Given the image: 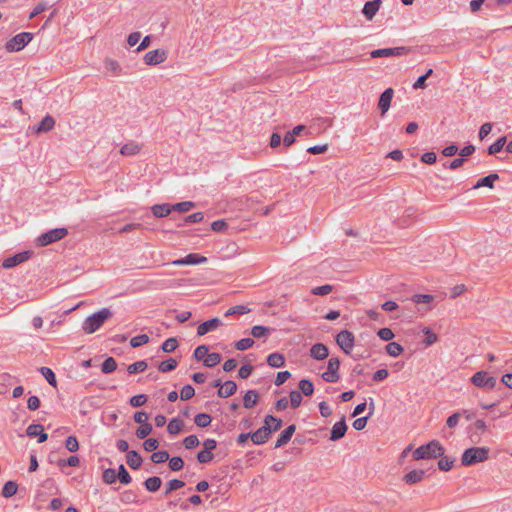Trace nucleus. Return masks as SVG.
Masks as SVG:
<instances>
[{
    "instance_id": "9",
    "label": "nucleus",
    "mask_w": 512,
    "mask_h": 512,
    "mask_svg": "<svg viewBox=\"0 0 512 512\" xmlns=\"http://www.w3.org/2000/svg\"><path fill=\"white\" fill-rule=\"evenodd\" d=\"M340 360L337 357H331L328 361L327 371L322 374L323 380L330 383L339 381Z\"/></svg>"
},
{
    "instance_id": "31",
    "label": "nucleus",
    "mask_w": 512,
    "mask_h": 512,
    "mask_svg": "<svg viewBox=\"0 0 512 512\" xmlns=\"http://www.w3.org/2000/svg\"><path fill=\"white\" fill-rule=\"evenodd\" d=\"M184 423L179 418H173L170 420L167 426V430L170 434L175 435L178 434L183 429Z\"/></svg>"
},
{
    "instance_id": "50",
    "label": "nucleus",
    "mask_w": 512,
    "mask_h": 512,
    "mask_svg": "<svg viewBox=\"0 0 512 512\" xmlns=\"http://www.w3.org/2000/svg\"><path fill=\"white\" fill-rule=\"evenodd\" d=\"M168 460H169V467L173 471H179L184 466V461L181 457H178V456H175L172 458L169 457Z\"/></svg>"
},
{
    "instance_id": "21",
    "label": "nucleus",
    "mask_w": 512,
    "mask_h": 512,
    "mask_svg": "<svg viewBox=\"0 0 512 512\" xmlns=\"http://www.w3.org/2000/svg\"><path fill=\"white\" fill-rule=\"evenodd\" d=\"M142 149V145L137 142H129L124 144L121 149L120 153L123 156H133L138 154Z\"/></svg>"
},
{
    "instance_id": "4",
    "label": "nucleus",
    "mask_w": 512,
    "mask_h": 512,
    "mask_svg": "<svg viewBox=\"0 0 512 512\" xmlns=\"http://www.w3.org/2000/svg\"><path fill=\"white\" fill-rule=\"evenodd\" d=\"M445 449L439 441L433 440L426 445L419 446L413 452V458L415 460L427 459V458H438L444 455Z\"/></svg>"
},
{
    "instance_id": "41",
    "label": "nucleus",
    "mask_w": 512,
    "mask_h": 512,
    "mask_svg": "<svg viewBox=\"0 0 512 512\" xmlns=\"http://www.w3.org/2000/svg\"><path fill=\"white\" fill-rule=\"evenodd\" d=\"M178 347V341L176 338L171 337L165 340L162 344V350L166 353H171Z\"/></svg>"
},
{
    "instance_id": "59",
    "label": "nucleus",
    "mask_w": 512,
    "mask_h": 512,
    "mask_svg": "<svg viewBox=\"0 0 512 512\" xmlns=\"http://www.w3.org/2000/svg\"><path fill=\"white\" fill-rule=\"evenodd\" d=\"M302 402V394L297 390H293L290 393V404L293 408H297L300 406Z\"/></svg>"
},
{
    "instance_id": "44",
    "label": "nucleus",
    "mask_w": 512,
    "mask_h": 512,
    "mask_svg": "<svg viewBox=\"0 0 512 512\" xmlns=\"http://www.w3.org/2000/svg\"><path fill=\"white\" fill-rule=\"evenodd\" d=\"M40 371L47 382L53 387H56L57 381L54 372L48 367H42Z\"/></svg>"
},
{
    "instance_id": "29",
    "label": "nucleus",
    "mask_w": 512,
    "mask_h": 512,
    "mask_svg": "<svg viewBox=\"0 0 512 512\" xmlns=\"http://www.w3.org/2000/svg\"><path fill=\"white\" fill-rule=\"evenodd\" d=\"M258 401V394L254 390H249L246 392L243 398V405L245 408L250 409L256 405Z\"/></svg>"
},
{
    "instance_id": "47",
    "label": "nucleus",
    "mask_w": 512,
    "mask_h": 512,
    "mask_svg": "<svg viewBox=\"0 0 512 512\" xmlns=\"http://www.w3.org/2000/svg\"><path fill=\"white\" fill-rule=\"evenodd\" d=\"M169 453L167 451H157L151 455V461L155 464L166 462L169 459Z\"/></svg>"
},
{
    "instance_id": "46",
    "label": "nucleus",
    "mask_w": 512,
    "mask_h": 512,
    "mask_svg": "<svg viewBox=\"0 0 512 512\" xmlns=\"http://www.w3.org/2000/svg\"><path fill=\"white\" fill-rule=\"evenodd\" d=\"M251 311V309L245 305H236V306H233L231 308H229L225 315L226 316H230V315H234V314H247Z\"/></svg>"
},
{
    "instance_id": "26",
    "label": "nucleus",
    "mask_w": 512,
    "mask_h": 512,
    "mask_svg": "<svg viewBox=\"0 0 512 512\" xmlns=\"http://www.w3.org/2000/svg\"><path fill=\"white\" fill-rule=\"evenodd\" d=\"M425 472L423 470H412L404 476V481L407 484H416L422 481Z\"/></svg>"
},
{
    "instance_id": "53",
    "label": "nucleus",
    "mask_w": 512,
    "mask_h": 512,
    "mask_svg": "<svg viewBox=\"0 0 512 512\" xmlns=\"http://www.w3.org/2000/svg\"><path fill=\"white\" fill-rule=\"evenodd\" d=\"M117 477L123 484H129L132 480L124 465L119 466Z\"/></svg>"
},
{
    "instance_id": "8",
    "label": "nucleus",
    "mask_w": 512,
    "mask_h": 512,
    "mask_svg": "<svg viewBox=\"0 0 512 512\" xmlns=\"http://www.w3.org/2000/svg\"><path fill=\"white\" fill-rule=\"evenodd\" d=\"M336 342L346 354H350L354 348L355 337L352 332L342 330L337 334Z\"/></svg>"
},
{
    "instance_id": "39",
    "label": "nucleus",
    "mask_w": 512,
    "mask_h": 512,
    "mask_svg": "<svg viewBox=\"0 0 512 512\" xmlns=\"http://www.w3.org/2000/svg\"><path fill=\"white\" fill-rule=\"evenodd\" d=\"M221 361V356L219 353H207L206 358L204 359V365L207 367H214L219 364Z\"/></svg>"
},
{
    "instance_id": "42",
    "label": "nucleus",
    "mask_w": 512,
    "mask_h": 512,
    "mask_svg": "<svg viewBox=\"0 0 512 512\" xmlns=\"http://www.w3.org/2000/svg\"><path fill=\"white\" fill-rule=\"evenodd\" d=\"M153 430V427L150 423L140 425L136 430V436L139 439L146 438Z\"/></svg>"
},
{
    "instance_id": "38",
    "label": "nucleus",
    "mask_w": 512,
    "mask_h": 512,
    "mask_svg": "<svg viewBox=\"0 0 512 512\" xmlns=\"http://www.w3.org/2000/svg\"><path fill=\"white\" fill-rule=\"evenodd\" d=\"M194 421L198 427L204 428V427H207L208 425H210L212 419H211L210 415H208L206 413H199L195 416Z\"/></svg>"
},
{
    "instance_id": "32",
    "label": "nucleus",
    "mask_w": 512,
    "mask_h": 512,
    "mask_svg": "<svg viewBox=\"0 0 512 512\" xmlns=\"http://www.w3.org/2000/svg\"><path fill=\"white\" fill-rule=\"evenodd\" d=\"M18 485L14 481H8L4 484L2 489V495L5 498H10L17 493Z\"/></svg>"
},
{
    "instance_id": "24",
    "label": "nucleus",
    "mask_w": 512,
    "mask_h": 512,
    "mask_svg": "<svg viewBox=\"0 0 512 512\" xmlns=\"http://www.w3.org/2000/svg\"><path fill=\"white\" fill-rule=\"evenodd\" d=\"M127 463L132 469L136 470L141 467L142 458L138 452H136L134 450L128 451L127 452Z\"/></svg>"
},
{
    "instance_id": "12",
    "label": "nucleus",
    "mask_w": 512,
    "mask_h": 512,
    "mask_svg": "<svg viewBox=\"0 0 512 512\" xmlns=\"http://www.w3.org/2000/svg\"><path fill=\"white\" fill-rule=\"evenodd\" d=\"M31 255H32V252H30V251L20 252L18 254H15L12 257L6 258L3 261L2 266L5 269L13 268V267L27 261L31 257Z\"/></svg>"
},
{
    "instance_id": "10",
    "label": "nucleus",
    "mask_w": 512,
    "mask_h": 512,
    "mask_svg": "<svg viewBox=\"0 0 512 512\" xmlns=\"http://www.w3.org/2000/svg\"><path fill=\"white\" fill-rule=\"evenodd\" d=\"M168 58V53L164 49H155L148 51L144 55V63L149 66H155L165 62Z\"/></svg>"
},
{
    "instance_id": "43",
    "label": "nucleus",
    "mask_w": 512,
    "mask_h": 512,
    "mask_svg": "<svg viewBox=\"0 0 512 512\" xmlns=\"http://www.w3.org/2000/svg\"><path fill=\"white\" fill-rule=\"evenodd\" d=\"M270 329L262 325H256L252 327L251 334L255 338H261L269 335Z\"/></svg>"
},
{
    "instance_id": "33",
    "label": "nucleus",
    "mask_w": 512,
    "mask_h": 512,
    "mask_svg": "<svg viewBox=\"0 0 512 512\" xmlns=\"http://www.w3.org/2000/svg\"><path fill=\"white\" fill-rule=\"evenodd\" d=\"M403 351L404 348L397 342H390L386 345V352L392 357L399 356Z\"/></svg>"
},
{
    "instance_id": "11",
    "label": "nucleus",
    "mask_w": 512,
    "mask_h": 512,
    "mask_svg": "<svg viewBox=\"0 0 512 512\" xmlns=\"http://www.w3.org/2000/svg\"><path fill=\"white\" fill-rule=\"evenodd\" d=\"M407 52L405 47H394V48H382L373 50L370 55L372 58L379 57H393V56H401Z\"/></svg>"
},
{
    "instance_id": "52",
    "label": "nucleus",
    "mask_w": 512,
    "mask_h": 512,
    "mask_svg": "<svg viewBox=\"0 0 512 512\" xmlns=\"http://www.w3.org/2000/svg\"><path fill=\"white\" fill-rule=\"evenodd\" d=\"M454 465V459L449 457H442L438 462V467L442 471H449Z\"/></svg>"
},
{
    "instance_id": "51",
    "label": "nucleus",
    "mask_w": 512,
    "mask_h": 512,
    "mask_svg": "<svg viewBox=\"0 0 512 512\" xmlns=\"http://www.w3.org/2000/svg\"><path fill=\"white\" fill-rule=\"evenodd\" d=\"M332 291H333V286L329 285V284H326V285H322V286H318V287L313 288L311 290V293L314 294V295L324 296V295H328Z\"/></svg>"
},
{
    "instance_id": "35",
    "label": "nucleus",
    "mask_w": 512,
    "mask_h": 512,
    "mask_svg": "<svg viewBox=\"0 0 512 512\" xmlns=\"http://www.w3.org/2000/svg\"><path fill=\"white\" fill-rule=\"evenodd\" d=\"M117 369V363L113 357H108L101 366V370L105 374L114 372Z\"/></svg>"
},
{
    "instance_id": "60",
    "label": "nucleus",
    "mask_w": 512,
    "mask_h": 512,
    "mask_svg": "<svg viewBox=\"0 0 512 512\" xmlns=\"http://www.w3.org/2000/svg\"><path fill=\"white\" fill-rule=\"evenodd\" d=\"M377 335L383 341H390L394 338V333L390 328H381L378 330Z\"/></svg>"
},
{
    "instance_id": "61",
    "label": "nucleus",
    "mask_w": 512,
    "mask_h": 512,
    "mask_svg": "<svg viewBox=\"0 0 512 512\" xmlns=\"http://www.w3.org/2000/svg\"><path fill=\"white\" fill-rule=\"evenodd\" d=\"M159 445V441L155 438H148L143 442V447L148 452L156 450Z\"/></svg>"
},
{
    "instance_id": "36",
    "label": "nucleus",
    "mask_w": 512,
    "mask_h": 512,
    "mask_svg": "<svg viewBox=\"0 0 512 512\" xmlns=\"http://www.w3.org/2000/svg\"><path fill=\"white\" fill-rule=\"evenodd\" d=\"M178 363L175 359L173 358H169L165 361H162L159 366H158V369L163 372V373H166V372H169V371H172L174 370L176 367H177Z\"/></svg>"
},
{
    "instance_id": "34",
    "label": "nucleus",
    "mask_w": 512,
    "mask_h": 512,
    "mask_svg": "<svg viewBox=\"0 0 512 512\" xmlns=\"http://www.w3.org/2000/svg\"><path fill=\"white\" fill-rule=\"evenodd\" d=\"M147 367H148L147 362L141 360V361H137L135 363L130 364L127 367V371L130 374H135V373H139V372L145 371L147 369Z\"/></svg>"
},
{
    "instance_id": "16",
    "label": "nucleus",
    "mask_w": 512,
    "mask_h": 512,
    "mask_svg": "<svg viewBox=\"0 0 512 512\" xmlns=\"http://www.w3.org/2000/svg\"><path fill=\"white\" fill-rule=\"evenodd\" d=\"M347 428L348 427L346 425L345 418H342L339 422H336L332 427L330 440L337 441L343 438L346 434Z\"/></svg>"
},
{
    "instance_id": "22",
    "label": "nucleus",
    "mask_w": 512,
    "mask_h": 512,
    "mask_svg": "<svg viewBox=\"0 0 512 512\" xmlns=\"http://www.w3.org/2000/svg\"><path fill=\"white\" fill-rule=\"evenodd\" d=\"M499 179V175L497 173L489 174L477 181V183L473 186L474 189H479L481 187H488L492 189L494 187V182Z\"/></svg>"
},
{
    "instance_id": "3",
    "label": "nucleus",
    "mask_w": 512,
    "mask_h": 512,
    "mask_svg": "<svg viewBox=\"0 0 512 512\" xmlns=\"http://www.w3.org/2000/svg\"><path fill=\"white\" fill-rule=\"evenodd\" d=\"M490 449L488 447H471L464 450L461 456L463 466H472L488 460Z\"/></svg>"
},
{
    "instance_id": "49",
    "label": "nucleus",
    "mask_w": 512,
    "mask_h": 512,
    "mask_svg": "<svg viewBox=\"0 0 512 512\" xmlns=\"http://www.w3.org/2000/svg\"><path fill=\"white\" fill-rule=\"evenodd\" d=\"M184 485H185V483L182 480H178V479L170 480L167 484L165 494L169 495L172 491L178 490V489L182 488Z\"/></svg>"
},
{
    "instance_id": "56",
    "label": "nucleus",
    "mask_w": 512,
    "mask_h": 512,
    "mask_svg": "<svg viewBox=\"0 0 512 512\" xmlns=\"http://www.w3.org/2000/svg\"><path fill=\"white\" fill-rule=\"evenodd\" d=\"M434 299V296L433 295H430V294H415L412 296L411 300L414 302V303H430L432 302Z\"/></svg>"
},
{
    "instance_id": "15",
    "label": "nucleus",
    "mask_w": 512,
    "mask_h": 512,
    "mask_svg": "<svg viewBox=\"0 0 512 512\" xmlns=\"http://www.w3.org/2000/svg\"><path fill=\"white\" fill-rule=\"evenodd\" d=\"M221 325H222V321L219 318H213L208 321H205L198 326L197 335L203 336L210 331L216 330Z\"/></svg>"
},
{
    "instance_id": "2",
    "label": "nucleus",
    "mask_w": 512,
    "mask_h": 512,
    "mask_svg": "<svg viewBox=\"0 0 512 512\" xmlns=\"http://www.w3.org/2000/svg\"><path fill=\"white\" fill-rule=\"evenodd\" d=\"M112 315L113 313L109 308H102L101 310L88 316L84 320L82 328L86 333L92 334L97 331L106 320L110 319Z\"/></svg>"
},
{
    "instance_id": "48",
    "label": "nucleus",
    "mask_w": 512,
    "mask_h": 512,
    "mask_svg": "<svg viewBox=\"0 0 512 512\" xmlns=\"http://www.w3.org/2000/svg\"><path fill=\"white\" fill-rule=\"evenodd\" d=\"M148 342H149V336L147 334H141V335H137V336L133 337L130 340V345L133 348H137V347H140Z\"/></svg>"
},
{
    "instance_id": "57",
    "label": "nucleus",
    "mask_w": 512,
    "mask_h": 512,
    "mask_svg": "<svg viewBox=\"0 0 512 512\" xmlns=\"http://www.w3.org/2000/svg\"><path fill=\"white\" fill-rule=\"evenodd\" d=\"M214 458V454L213 452L209 451V450H201L198 454H197V460L200 462V463H208L210 462L212 459Z\"/></svg>"
},
{
    "instance_id": "6",
    "label": "nucleus",
    "mask_w": 512,
    "mask_h": 512,
    "mask_svg": "<svg viewBox=\"0 0 512 512\" xmlns=\"http://www.w3.org/2000/svg\"><path fill=\"white\" fill-rule=\"evenodd\" d=\"M32 39L33 34L22 32L10 39L6 43L5 48L8 52H17L22 50Z\"/></svg>"
},
{
    "instance_id": "37",
    "label": "nucleus",
    "mask_w": 512,
    "mask_h": 512,
    "mask_svg": "<svg viewBox=\"0 0 512 512\" xmlns=\"http://www.w3.org/2000/svg\"><path fill=\"white\" fill-rule=\"evenodd\" d=\"M299 388L301 390V393H303L306 396H310L314 392V385L313 383L308 379H302L299 382Z\"/></svg>"
},
{
    "instance_id": "17",
    "label": "nucleus",
    "mask_w": 512,
    "mask_h": 512,
    "mask_svg": "<svg viewBox=\"0 0 512 512\" xmlns=\"http://www.w3.org/2000/svg\"><path fill=\"white\" fill-rule=\"evenodd\" d=\"M26 432H27V435L29 437H36V436H38L39 437V439H38L39 443H43L48 438V435L44 432L43 426L40 425V424H30L27 427Z\"/></svg>"
},
{
    "instance_id": "13",
    "label": "nucleus",
    "mask_w": 512,
    "mask_h": 512,
    "mask_svg": "<svg viewBox=\"0 0 512 512\" xmlns=\"http://www.w3.org/2000/svg\"><path fill=\"white\" fill-rule=\"evenodd\" d=\"M393 96H394V90L392 88H387L380 95V98L378 101V108L380 109L382 115H384L389 110Z\"/></svg>"
},
{
    "instance_id": "64",
    "label": "nucleus",
    "mask_w": 512,
    "mask_h": 512,
    "mask_svg": "<svg viewBox=\"0 0 512 512\" xmlns=\"http://www.w3.org/2000/svg\"><path fill=\"white\" fill-rule=\"evenodd\" d=\"M208 351H209V349L206 345L198 346L194 351L195 359L198 361L204 360L206 358Z\"/></svg>"
},
{
    "instance_id": "28",
    "label": "nucleus",
    "mask_w": 512,
    "mask_h": 512,
    "mask_svg": "<svg viewBox=\"0 0 512 512\" xmlns=\"http://www.w3.org/2000/svg\"><path fill=\"white\" fill-rule=\"evenodd\" d=\"M267 363L269 366L274 368H280L285 364V358L280 353H272L267 358Z\"/></svg>"
},
{
    "instance_id": "63",
    "label": "nucleus",
    "mask_w": 512,
    "mask_h": 512,
    "mask_svg": "<svg viewBox=\"0 0 512 512\" xmlns=\"http://www.w3.org/2000/svg\"><path fill=\"white\" fill-rule=\"evenodd\" d=\"M65 446L70 452H76L79 449L78 440L74 436H69L66 439Z\"/></svg>"
},
{
    "instance_id": "20",
    "label": "nucleus",
    "mask_w": 512,
    "mask_h": 512,
    "mask_svg": "<svg viewBox=\"0 0 512 512\" xmlns=\"http://www.w3.org/2000/svg\"><path fill=\"white\" fill-rule=\"evenodd\" d=\"M296 430L295 425L288 426L278 437L275 448H279L281 446L286 445L292 438L294 432Z\"/></svg>"
},
{
    "instance_id": "54",
    "label": "nucleus",
    "mask_w": 512,
    "mask_h": 512,
    "mask_svg": "<svg viewBox=\"0 0 512 512\" xmlns=\"http://www.w3.org/2000/svg\"><path fill=\"white\" fill-rule=\"evenodd\" d=\"M117 474L116 471L112 468H108L103 472V481L107 484H112L116 481Z\"/></svg>"
},
{
    "instance_id": "19",
    "label": "nucleus",
    "mask_w": 512,
    "mask_h": 512,
    "mask_svg": "<svg viewBox=\"0 0 512 512\" xmlns=\"http://www.w3.org/2000/svg\"><path fill=\"white\" fill-rule=\"evenodd\" d=\"M381 1L380 0H372L365 3L363 7V14L368 20H372L376 15L378 10L380 9Z\"/></svg>"
},
{
    "instance_id": "25",
    "label": "nucleus",
    "mask_w": 512,
    "mask_h": 512,
    "mask_svg": "<svg viewBox=\"0 0 512 512\" xmlns=\"http://www.w3.org/2000/svg\"><path fill=\"white\" fill-rule=\"evenodd\" d=\"M54 126H55L54 118L50 115H47L42 119V121L36 128V132L37 133L48 132V131L52 130L54 128Z\"/></svg>"
},
{
    "instance_id": "23",
    "label": "nucleus",
    "mask_w": 512,
    "mask_h": 512,
    "mask_svg": "<svg viewBox=\"0 0 512 512\" xmlns=\"http://www.w3.org/2000/svg\"><path fill=\"white\" fill-rule=\"evenodd\" d=\"M237 385L234 381H226L218 390V396L227 398L236 392Z\"/></svg>"
},
{
    "instance_id": "30",
    "label": "nucleus",
    "mask_w": 512,
    "mask_h": 512,
    "mask_svg": "<svg viewBox=\"0 0 512 512\" xmlns=\"http://www.w3.org/2000/svg\"><path fill=\"white\" fill-rule=\"evenodd\" d=\"M161 484L162 480L160 477L157 476L150 477L146 479V481L144 482L146 489L150 492L158 491L159 488L161 487Z\"/></svg>"
},
{
    "instance_id": "1",
    "label": "nucleus",
    "mask_w": 512,
    "mask_h": 512,
    "mask_svg": "<svg viewBox=\"0 0 512 512\" xmlns=\"http://www.w3.org/2000/svg\"><path fill=\"white\" fill-rule=\"evenodd\" d=\"M282 426V420L272 415H267L264 420V426L251 434V440L254 444L260 445L265 443L272 431H277Z\"/></svg>"
},
{
    "instance_id": "62",
    "label": "nucleus",
    "mask_w": 512,
    "mask_h": 512,
    "mask_svg": "<svg viewBox=\"0 0 512 512\" xmlns=\"http://www.w3.org/2000/svg\"><path fill=\"white\" fill-rule=\"evenodd\" d=\"M195 394V390L191 385H185L180 392V398L182 400H189Z\"/></svg>"
},
{
    "instance_id": "14",
    "label": "nucleus",
    "mask_w": 512,
    "mask_h": 512,
    "mask_svg": "<svg viewBox=\"0 0 512 512\" xmlns=\"http://www.w3.org/2000/svg\"><path fill=\"white\" fill-rule=\"evenodd\" d=\"M207 258L204 256H199L197 254H188L185 258L177 259L171 262L172 265L182 266V265H194L205 263Z\"/></svg>"
},
{
    "instance_id": "58",
    "label": "nucleus",
    "mask_w": 512,
    "mask_h": 512,
    "mask_svg": "<svg viewBox=\"0 0 512 512\" xmlns=\"http://www.w3.org/2000/svg\"><path fill=\"white\" fill-rule=\"evenodd\" d=\"M253 344H254L253 339L243 338V339L239 340L238 342H236L235 347H236V349H238L240 351H244V350H247L250 347H252Z\"/></svg>"
},
{
    "instance_id": "27",
    "label": "nucleus",
    "mask_w": 512,
    "mask_h": 512,
    "mask_svg": "<svg viewBox=\"0 0 512 512\" xmlns=\"http://www.w3.org/2000/svg\"><path fill=\"white\" fill-rule=\"evenodd\" d=\"M172 211V206L169 204H157L152 207V213L155 217L161 218L169 215Z\"/></svg>"
},
{
    "instance_id": "40",
    "label": "nucleus",
    "mask_w": 512,
    "mask_h": 512,
    "mask_svg": "<svg viewBox=\"0 0 512 512\" xmlns=\"http://www.w3.org/2000/svg\"><path fill=\"white\" fill-rule=\"evenodd\" d=\"M194 206H195L194 202L184 201V202H179V203L172 205V210L184 213V212H188L189 210L194 208Z\"/></svg>"
},
{
    "instance_id": "7",
    "label": "nucleus",
    "mask_w": 512,
    "mask_h": 512,
    "mask_svg": "<svg viewBox=\"0 0 512 512\" xmlns=\"http://www.w3.org/2000/svg\"><path fill=\"white\" fill-rule=\"evenodd\" d=\"M473 385L479 388L493 389L496 386L497 380L495 377L490 376L486 371H478L471 377Z\"/></svg>"
},
{
    "instance_id": "45",
    "label": "nucleus",
    "mask_w": 512,
    "mask_h": 512,
    "mask_svg": "<svg viewBox=\"0 0 512 512\" xmlns=\"http://www.w3.org/2000/svg\"><path fill=\"white\" fill-rule=\"evenodd\" d=\"M422 331L426 335V339L424 340L426 346H431L438 341L437 334L432 332V330L429 327H425Z\"/></svg>"
},
{
    "instance_id": "5",
    "label": "nucleus",
    "mask_w": 512,
    "mask_h": 512,
    "mask_svg": "<svg viewBox=\"0 0 512 512\" xmlns=\"http://www.w3.org/2000/svg\"><path fill=\"white\" fill-rule=\"evenodd\" d=\"M67 234L68 230L66 228H55L38 236L36 239V244L40 247H44L57 241H60Z\"/></svg>"
},
{
    "instance_id": "55",
    "label": "nucleus",
    "mask_w": 512,
    "mask_h": 512,
    "mask_svg": "<svg viewBox=\"0 0 512 512\" xmlns=\"http://www.w3.org/2000/svg\"><path fill=\"white\" fill-rule=\"evenodd\" d=\"M147 401V396L144 394H138L130 398V405L132 407H141L143 406Z\"/></svg>"
},
{
    "instance_id": "18",
    "label": "nucleus",
    "mask_w": 512,
    "mask_h": 512,
    "mask_svg": "<svg viewBox=\"0 0 512 512\" xmlns=\"http://www.w3.org/2000/svg\"><path fill=\"white\" fill-rule=\"evenodd\" d=\"M310 355L316 360H324L329 355V350L326 345L322 343L314 344L310 349Z\"/></svg>"
}]
</instances>
